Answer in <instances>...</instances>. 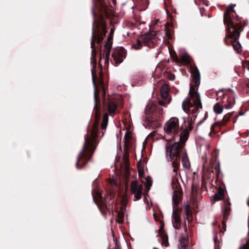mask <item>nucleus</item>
<instances>
[{
    "label": "nucleus",
    "mask_w": 249,
    "mask_h": 249,
    "mask_svg": "<svg viewBox=\"0 0 249 249\" xmlns=\"http://www.w3.org/2000/svg\"><path fill=\"white\" fill-rule=\"evenodd\" d=\"M96 137V132H93L91 137L85 140L83 149L77 158V161L75 163L77 169H80L82 168L87 164V160L90 159L95 148V138Z\"/></svg>",
    "instance_id": "nucleus-1"
},
{
    "label": "nucleus",
    "mask_w": 249,
    "mask_h": 249,
    "mask_svg": "<svg viewBox=\"0 0 249 249\" xmlns=\"http://www.w3.org/2000/svg\"><path fill=\"white\" fill-rule=\"evenodd\" d=\"M191 98H186L182 103V107L183 110L189 114H192V117H191V120L192 121V118H196L197 113L196 112L202 107L200 95L196 92H191V89L189 91Z\"/></svg>",
    "instance_id": "nucleus-2"
},
{
    "label": "nucleus",
    "mask_w": 249,
    "mask_h": 249,
    "mask_svg": "<svg viewBox=\"0 0 249 249\" xmlns=\"http://www.w3.org/2000/svg\"><path fill=\"white\" fill-rule=\"evenodd\" d=\"M181 144L179 142H175L171 144L168 143L166 145L165 156L168 160L171 162L173 168V171L175 175L178 173V169L180 166L179 149Z\"/></svg>",
    "instance_id": "nucleus-3"
},
{
    "label": "nucleus",
    "mask_w": 249,
    "mask_h": 249,
    "mask_svg": "<svg viewBox=\"0 0 249 249\" xmlns=\"http://www.w3.org/2000/svg\"><path fill=\"white\" fill-rule=\"evenodd\" d=\"M235 6V4H231L230 5L227 11L224 13V21L229 28L230 37L236 40L240 36V31L242 30V27L238 23H234L231 19V12H235L234 10Z\"/></svg>",
    "instance_id": "nucleus-4"
},
{
    "label": "nucleus",
    "mask_w": 249,
    "mask_h": 249,
    "mask_svg": "<svg viewBox=\"0 0 249 249\" xmlns=\"http://www.w3.org/2000/svg\"><path fill=\"white\" fill-rule=\"evenodd\" d=\"M180 130L178 119L175 117H171L164 125L165 135L171 137L178 135Z\"/></svg>",
    "instance_id": "nucleus-5"
},
{
    "label": "nucleus",
    "mask_w": 249,
    "mask_h": 249,
    "mask_svg": "<svg viewBox=\"0 0 249 249\" xmlns=\"http://www.w3.org/2000/svg\"><path fill=\"white\" fill-rule=\"evenodd\" d=\"M155 36L150 33H147L142 35L137 39V43L134 44L132 47L136 50L141 49L142 46H148L151 47L153 45V39Z\"/></svg>",
    "instance_id": "nucleus-6"
},
{
    "label": "nucleus",
    "mask_w": 249,
    "mask_h": 249,
    "mask_svg": "<svg viewBox=\"0 0 249 249\" xmlns=\"http://www.w3.org/2000/svg\"><path fill=\"white\" fill-rule=\"evenodd\" d=\"M143 186L142 183L136 181H133L131 183V190L134 195V200L137 201L141 198Z\"/></svg>",
    "instance_id": "nucleus-7"
},
{
    "label": "nucleus",
    "mask_w": 249,
    "mask_h": 249,
    "mask_svg": "<svg viewBox=\"0 0 249 249\" xmlns=\"http://www.w3.org/2000/svg\"><path fill=\"white\" fill-rule=\"evenodd\" d=\"M125 56V51L123 47L116 48L112 54V57L116 64H119L122 62L123 58Z\"/></svg>",
    "instance_id": "nucleus-8"
},
{
    "label": "nucleus",
    "mask_w": 249,
    "mask_h": 249,
    "mask_svg": "<svg viewBox=\"0 0 249 249\" xmlns=\"http://www.w3.org/2000/svg\"><path fill=\"white\" fill-rule=\"evenodd\" d=\"M160 94L161 100H159L158 103L160 106H165L168 104L171 101L170 98H168V89L167 86L164 85L161 88Z\"/></svg>",
    "instance_id": "nucleus-9"
},
{
    "label": "nucleus",
    "mask_w": 249,
    "mask_h": 249,
    "mask_svg": "<svg viewBox=\"0 0 249 249\" xmlns=\"http://www.w3.org/2000/svg\"><path fill=\"white\" fill-rule=\"evenodd\" d=\"M96 9L106 12L107 10V6L104 3L102 0H100L94 4L93 7L91 9V13L93 17L95 16Z\"/></svg>",
    "instance_id": "nucleus-10"
},
{
    "label": "nucleus",
    "mask_w": 249,
    "mask_h": 249,
    "mask_svg": "<svg viewBox=\"0 0 249 249\" xmlns=\"http://www.w3.org/2000/svg\"><path fill=\"white\" fill-rule=\"evenodd\" d=\"M192 74L193 75V81L195 85L198 86L200 83V74L197 68H192L191 70Z\"/></svg>",
    "instance_id": "nucleus-11"
},
{
    "label": "nucleus",
    "mask_w": 249,
    "mask_h": 249,
    "mask_svg": "<svg viewBox=\"0 0 249 249\" xmlns=\"http://www.w3.org/2000/svg\"><path fill=\"white\" fill-rule=\"evenodd\" d=\"M92 196L94 202L97 204L99 208H100V205L102 206L106 205V198L103 197L100 192H97L96 199L94 196L93 195Z\"/></svg>",
    "instance_id": "nucleus-12"
},
{
    "label": "nucleus",
    "mask_w": 249,
    "mask_h": 249,
    "mask_svg": "<svg viewBox=\"0 0 249 249\" xmlns=\"http://www.w3.org/2000/svg\"><path fill=\"white\" fill-rule=\"evenodd\" d=\"M103 38V36L101 34H97V35H95V31H94L93 29H92V40L91 41V47H93V45L94 44V39L97 40L98 42H100L102 40Z\"/></svg>",
    "instance_id": "nucleus-13"
},
{
    "label": "nucleus",
    "mask_w": 249,
    "mask_h": 249,
    "mask_svg": "<svg viewBox=\"0 0 249 249\" xmlns=\"http://www.w3.org/2000/svg\"><path fill=\"white\" fill-rule=\"evenodd\" d=\"M108 116L107 113L104 115L103 121L101 124L102 133L103 135L106 132V128L108 124Z\"/></svg>",
    "instance_id": "nucleus-14"
},
{
    "label": "nucleus",
    "mask_w": 249,
    "mask_h": 249,
    "mask_svg": "<svg viewBox=\"0 0 249 249\" xmlns=\"http://www.w3.org/2000/svg\"><path fill=\"white\" fill-rule=\"evenodd\" d=\"M184 210L186 215L185 219H186L188 222H191L192 220V214L190 211L189 206L188 205L185 206Z\"/></svg>",
    "instance_id": "nucleus-15"
},
{
    "label": "nucleus",
    "mask_w": 249,
    "mask_h": 249,
    "mask_svg": "<svg viewBox=\"0 0 249 249\" xmlns=\"http://www.w3.org/2000/svg\"><path fill=\"white\" fill-rule=\"evenodd\" d=\"M162 229V226L160 227V233L161 237L162 238V243L164 245L165 247H168L169 246V244L168 242V238L167 234L164 233L161 231V230Z\"/></svg>",
    "instance_id": "nucleus-16"
},
{
    "label": "nucleus",
    "mask_w": 249,
    "mask_h": 249,
    "mask_svg": "<svg viewBox=\"0 0 249 249\" xmlns=\"http://www.w3.org/2000/svg\"><path fill=\"white\" fill-rule=\"evenodd\" d=\"M172 223H176V224H179L181 222L180 214L175 210H173L172 212Z\"/></svg>",
    "instance_id": "nucleus-17"
},
{
    "label": "nucleus",
    "mask_w": 249,
    "mask_h": 249,
    "mask_svg": "<svg viewBox=\"0 0 249 249\" xmlns=\"http://www.w3.org/2000/svg\"><path fill=\"white\" fill-rule=\"evenodd\" d=\"M180 200V194L178 191H175L173 195V202L175 205H178Z\"/></svg>",
    "instance_id": "nucleus-18"
},
{
    "label": "nucleus",
    "mask_w": 249,
    "mask_h": 249,
    "mask_svg": "<svg viewBox=\"0 0 249 249\" xmlns=\"http://www.w3.org/2000/svg\"><path fill=\"white\" fill-rule=\"evenodd\" d=\"M230 210L231 208L230 206V204L228 203H226L225 205V207L222 210L224 220L227 219V218H228Z\"/></svg>",
    "instance_id": "nucleus-19"
},
{
    "label": "nucleus",
    "mask_w": 249,
    "mask_h": 249,
    "mask_svg": "<svg viewBox=\"0 0 249 249\" xmlns=\"http://www.w3.org/2000/svg\"><path fill=\"white\" fill-rule=\"evenodd\" d=\"M111 46H112V44L108 41H107L105 44V47L106 49L105 54H106V59L108 60L109 58L110 52V49H111Z\"/></svg>",
    "instance_id": "nucleus-20"
},
{
    "label": "nucleus",
    "mask_w": 249,
    "mask_h": 249,
    "mask_svg": "<svg viewBox=\"0 0 249 249\" xmlns=\"http://www.w3.org/2000/svg\"><path fill=\"white\" fill-rule=\"evenodd\" d=\"M181 59L185 64H188L190 61V57L189 54L186 52L183 53L181 56Z\"/></svg>",
    "instance_id": "nucleus-21"
},
{
    "label": "nucleus",
    "mask_w": 249,
    "mask_h": 249,
    "mask_svg": "<svg viewBox=\"0 0 249 249\" xmlns=\"http://www.w3.org/2000/svg\"><path fill=\"white\" fill-rule=\"evenodd\" d=\"M117 108V105L112 102H109L108 104V109L109 112L112 113H114Z\"/></svg>",
    "instance_id": "nucleus-22"
},
{
    "label": "nucleus",
    "mask_w": 249,
    "mask_h": 249,
    "mask_svg": "<svg viewBox=\"0 0 249 249\" xmlns=\"http://www.w3.org/2000/svg\"><path fill=\"white\" fill-rule=\"evenodd\" d=\"M157 109L156 105L155 104L149 103L146 107V109L150 113L154 112Z\"/></svg>",
    "instance_id": "nucleus-23"
},
{
    "label": "nucleus",
    "mask_w": 249,
    "mask_h": 249,
    "mask_svg": "<svg viewBox=\"0 0 249 249\" xmlns=\"http://www.w3.org/2000/svg\"><path fill=\"white\" fill-rule=\"evenodd\" d=\"M188 132L185 130H183L179 135V140L182 142L186 141L188 138Z\"/></svg>",
    "instance_id": "nucleus-24"
},
{
    "label": "nucleus",
    "mask_w": 249,
    "mask_h": 249,
    "mask_svg": "<svg viewBox=\"0 0 249 249\" xmlns=\"http://www.w3.org/2000/svg\"><path fill=\"white\" fill-rule=\"evenodd\" d=\"M182 162L183 166L185 167H188L190 165L189 160L186 153L182 156Z\"/></svg>",
    "instance_id": "nucleus-25"
},
{
    "label": "nucleus",
    "mask_w": 249,
    "mask_h": 249,
    "mask_svg": "<svg viewBox=\"0 0 249 249\" xmlns=\"http://www.w3.org/2000/svg\"><path fill=\"white\" fill-rule=\"evenodd\" d=\"M213 110H214V111L217 113V114H220L222 113L223 110V107H222L219 104V103H216L214 106V107H213Z\"/></svg>",
    "instance_id": "nucleus-26"
},
{
    "label": "nucleus",
    "mask_w": 249,
    "mask_h": 249,
    "mask_svg": "<svg viewBox=\"0 0 249 249\" xmlns=\"http://www.w3.org/2000/svg\"><path fill=\"white\" fill-rule=\"evenodd\" d=\"M232 45L234 49L237 52L239 53V52L241 50V46L240 43L235 40L232 43Z\"/></svg>",
    "instance_id": "nucleus-27"
},
{
    "label": "nucleus",
    "mask_w": 249,
    "mask_h": 249,
    "mask_svg": "<svg viewBox=\"0 0 249 249\" xmlns=\"http://www.w3.org/2000/svg\"><path fill=\"white\" fill-rule=\"evenodd\" d=\"M239 249H249V237L248 239L243 241L242 245Z\"/></svg>",
    "instance_id": "nucleus-28"
},
{
    "label": "nucleus",
    "mask_w": 249,
    "mask_h": 249,
    "mask_svg": "<svg viewBox=\"0 0 249 249\" xmlns=\"http://www.w3.org/2000/svg\"><path fill=\"white\" fill-rule=\"evenodd\" d=\"M145 184L147 187V190L148 191L150 189V187L152 185V180H151V178L150 177H146V178H145Z\"/></svg>",
    "instance_id": "nucleus-29"
},
{
    "label": "nucleus",
    "mask_w": 249,
    "mask_h": 249,
    "mask_svg": "<svg viewBox=\"0 0 249 249\" xmlns=\"http://www.w3.org/2000/svg\"><path fill=\"white\" fill-rule=\"evenodd\" d=\"M97 94L95 88L94 87V107L96 108L97 106Z\"/></svg>",
    "instance_id": "nucleus-30"
},
{
    "label": "nucleus",
    "mask_w": 249,
    "mask_h": 249,
    "mask_svg": "<svg viewBox=\"0 0 249 249\" xmlns=\"http://www.w3.org/2000/svg\"><path fill=\"white\" fill-rule=\"evenodd\" d=\"M223 194L222 193L215 194L213 196L214 201L218 200L223 197Z\"/></svg>",
    "instance_id": "nucleus-31"
},
{
    "label": "nucleus",
    "mask_w": 249,
    "mask_h": 249,
    "mask_svg": "<svg viewBox=\"0 0 249 249\" xmlns=\"http://www.w3.org/2000/svg\"><path fill=\"white\" fill-rule=\"evenodd\" d=\"M234 103L229 102L228 104L225 105V108L226 109H230L232 108Z\"/></svg>",
    "instance_id": "nucleus-32"
},
{
    "label": "nucleus",
    "mask_w": 249,
    "mask_h": 249,
    "mask_svg": "<svg viewBox=\"0 0 249 249\" xmlns=\"http://www.w3.org/2000/svg\"><path fill=\"white\" fill-rule=\"evenodd\" d=\"M124 213L123 212H120L118 213V216L119 218L120 219V220L118 221L119 223L121 222V221H122V219L124 217Z\"/></svg>",
    "instance_id": "nucleus-33"
},
{
    "label": "nucleus",
    "mask_w": 249,
    "mask_h": 249,
    "mask_svg": "<svg viewBox=\"0 0 249 249\" xmlns=\"http://www.w3.org/2000/svg\"><path fill=\"white\" fill-rule=\"evenodd\" d=\"M174 228L177 230H178L180 228L179 224H176V223H172Z\"/></svg>",
    "instance_id": "nucleus-34"
},
{
    "label": "nucleus",
    "mask_w": 249,
    "mask_h": 249,
    "mask_svg": "<svg viewBox=\"0 0 249 249\" xmlns=\"http://www.w3.org/2000/svg\"><path fill=\"white\" fill-rule=\"evenodd\" d=\"M206 119V116L205 115V117L204 118V119H203V120H202L200 121L198 123V124H197V127H197V129H198V128H199V125H200V124H201L203 122V121H204Z\"/></svg>",
    "instance_id": "nucleus-35"
},
{
    "label": "nucleus",
    "mask_w": 249,
    "mask_h": 249,
    "mask_svg": "<svg viewBox=\"0 0 249 249\" xmlns=\"http://www.w3.org/2000/svg\"><path fill=\"white\" fill-rule=\"evenodd\" d=\"M168 78L170 80L173 81L175 79V76L174 74H170Z\"/></svg>",
    "instance_id": "nucleus-36"
},
{
    "label": "nucleus",
    "mask_w": 249,
    "mask_h": 249,
    "mask_svg": "<svg viewBox=\"0 0 249 249\" xmlns=\"http://www.w3.org/2000/svg\"><path fill=\"white\" fill-rule=\"evenodd\" d=\"M180 246V248L179 249H185V245L183 242H181Z\"/></svg>",
    "instance_id": "nucleus-37"
},
{
    "label": "nucleus",
    "mask_w": 249,
    "mask_h": 249,
    "mask_svg": "<svg viewBox=\"0 0 249 249\" xmlns=\"http://www.w3.org/2000/svg\"><path fill=\"white\" fill-rule=\"evenodd\" d=\"M229 115H226L224 116L223 119L225 121V122H227L228 121V120L229 119Z\"/></svg>",
    "instance_id": "nucleus-38"
},
{
    "label": "nucleus",
    "mask_w": 249,
    "mask_h": 249,
    "mask_svg": "<svg viewBox=\"0 0 249 249\" xmlns=\"http://www.w3.org/2000/svg\"><path fill=\"white\" fill-rule=\"evenodd\" d=\"M92 82H93V85H94V84H95V81H94V77H92Z\"/></svg>",
    "instance_id": "nucleus-39"
},
{
    "label": "nucleus",
    "mask_w": 249,
    "mask_h": 249,
    "mask_svg": "<svg viewBox=\"0 0 249 249\" xmlns=\"http://www.w3.org/2000/svg\"><path fill=\"white\" fill-rule=\"evenodd\" d=\"M113 184H114L115 186H117V183H116L114 181H113Z\"/></svg>",
    "instance_id": "nucleus-40"
},
{
    "label": "nucleus",
    "mask_w": 249,
    "mask_h": 249,
    "mask_svg": "<svg viewBox=\"0 0 249 249\" xmlns=\"http://www.w3.org/2000/svg\"><path fill=\"white\" fill-rule=\"evenodd\" d=\"M139 175L140 176H142V173H139Z\"/></svg>",
    "instance_id": "nucleus-41"
},
{
    "label": "nucleus",
    "mask_w": 249,
    "mask_h": 249,
    "mask_svg": "<svg viewBox=\"0 0 249 249\" xmlns=\"http://www.w3.org/2000/svg\"><path fill=\"white\" fill-rule=\"evenodd\" d=\"M210 128L211 129L213 128V124H212L210 126Z\"/></svg>",
    "instance_id": "nucleus-42"
},
{
    "label": "nucleus",
    "mask_w": 249,
    "mask_h": 249,
    "mask_svg": "<svg viewBox=\"0 0 249 249\" xmlns=\"http://www.w3.org/2000/svg\"><path fill=\"white\" fill-rule=\"evenodd\" d=\"M248 205L249 206V199H248Z\"/></svg>",
    "instance_id": "nucleus-43"
},
{
    "label": "nucleus",
    "mask_w": 249,
    "mask_h": 249,
    "mask_svg": "<svg viewBox=\"0 0 249 249\" xmlns=\"http://www.w3.org/2000/svg\"><path fill=\"white\" fill-rule=\"evenodd\" d=\"M236 18H237V20H239L240 18L238 17H237Z\"/></svg>",
    "instance_id": "nucleus-44"
},
{
    "label": "nucleus",
    "mask_w": 249,
    "mask_h": 249,
    "mask_svg": "<svg viewBox=\"0 0 249 249\" xmlns=\"http://www.w3.org/2000/svg\"><path fill=\"white\" fill-rule=\"evenodd\" d=\"M94 23H95V21H93V24L94 25Z\"/></svg>",
    "instance_id": "nucleus-45"
},
{
    "label": "nucleus",
    "mask_w": 249,
    "mask_h": 249,
    "mask_svg": "<svg viewBox=\"0 0 249 249\" xmlns=\"http://www.w3.org/2000/svg\"><path fill=\"white\" fill-rule=\"evenodd\" d=\"M215 249H218V248H216Z\"/></svg>",
    "instance_id": "nucleus-46"
}]
</instances>
